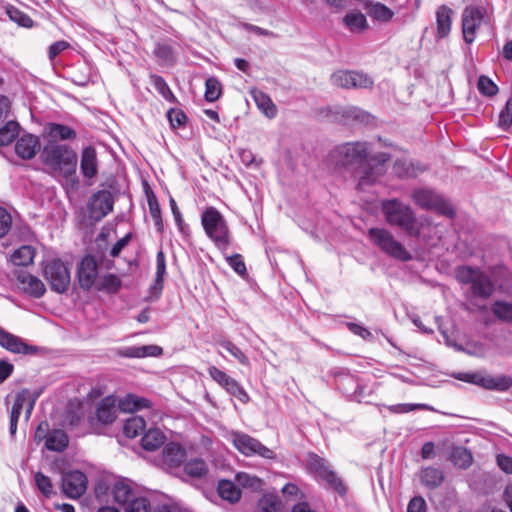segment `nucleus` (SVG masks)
<instances>
[{"mask_svg": "<svg viewBox=\"0 0 512 512\" xmlns=\"http://www.w3.org/2000/svg\"><path fill=\"white\" fill-rule=\"evenodd\" d=\"M38 396L39 393L31 395L27 388H23L16 394L12 408L22 411L26 405L25 418L28 420L32 414Z\"/></svg>", "mask_w": 512, "mask_h": 512, "instance_id": "30", "label": "nucleus"}, {"mask_svg": "<svg viewBox=\"0 0 512 512\" xmlns=\"http://www.w3.org/2000/svg\"><path fill=\"white\" fill-rule=\"evenodd\" d=\"M44 165L49 167L54 174H59L69 180L73 187H77L79 180L76 175L78 156L68 145L50 141L41 153Z\"/></svg>", "mask_w": 512, "mask_h": 512, "instance_id": "1", "label": "nucleus"}, {"mask_svg": "<svg viewBox=\"0 0 512 512\" xmlns=\"http://www.w3.org/2000/svg\"><path fill=\"white\" fill-rule=\"evenodd\" d=\"M98 277V264L94 256L85 255L78 265L77 278L79 286L85 291H89L96 286Z\"/></svg>", "mask_w": 512, "mask_h": 512, "instance_id": "17", "label": "nucleus"}, {"mask_svg": "<svg viewBox=\"0 0 512 512\" xmlns=\"http://www.w3.org/2000/svg\"><path fill=\"white\" fill-rule=\"evenodd\" d=\"M226 261L237 274L240 276L246 275L247 268L242 255L236 253L231 256H227Z\"/></svg>", "mask_w": 512, "mask_h": 512, "instance_id": "57", "label": "nucleus"}, {"mask_svg": "<svg viewBox=\"0 0 512 512\" xmlns=\"http://www.w3.org/2000/svg\"><path fill=\"white\" fill-rule=\"evenodd\" d=\"M119 354L126 358L158 357L163 354V348L158 345H144L139 347H126Z\"/></svg>", "mask_w": 512, "mask_h": 512, "instance_id": "27", "label": "nucleus"}, {"mask_svg": "<svg viewBox=\"0 0 512 512\" xmlns=\"http://www.w3.org/2000/svg\"><path fill=\"white\" fill-rule=\"evenodd\" d=\"M20 132V125L17 121H8L0 128V146L11 144Z\"/></svg>", "mask_w": 512, "mask_h": 512, "instance_id": "42", "label": "nucleus"}, {"mask_svg": "<svg viewBox=\"0 0 512 512\" xmlns=\"http://www.w3.org/2000/svg\"><path fill=\"white\" fill-rule=\"evenodd\" d=\"M252 98L254 99L258 109L269 119H273L277 115V107L273 103L270 96L259 89L251 90Z\"/></svg>", "mask_w": 512, "mask_h": 512, "instance_id": "29", "label": "nucleus"}, {"mask_svg": "<svg viewBox=\"0 0 512 512\" xmlns=\"http://www.w3.org/2000/svg\"><path fill=\"white\" fill-rule=\"evenodd\" d=\"M369 156L366 142H349L338 146L332 152V157L342 167L356 166V170L367 162Z\"/></svg>", "mask_w": 512, "mask_h": 512, "instance_id": "6", "label": "nucleus"}, {"mask_svg": "<svg viewBox=\"0 0 512 512\" xmlns=\"http://www.w3.org/2000/svg\"><path fill=\"white\" fill-rule=\"evenodd\" d=\"M150 401L145 398H139L135 395L128 394L119 403V407L123 411H137L145 407H149Z\"/></svg>", "mask_w": 512, "mask_h": 512, "instance_id": "46", "label": "nucleus"}, {"mask_svg": "<svg viewBox=\"0 0 512 512\" xmlns=\"http://www.w3.org/2000/svg\"><path fill=\"white\" fill-rule=\"evenodd\" d=\"M201 224L206 235L219 249L230 244V230L222 214L214 207H207L201 215Z\"/></svg>", "mask_w": 512, "mask_h": 512, "instance_id": "4", "label": "nucleus"}, {"mask_svg": "<svg viewBox=\"0 0 512 512\" xmlns=\"http://www.w3.org/2000/svg\"><path fill=\"white\" fill-rule=\"evenodd\" d=\"M0 346L12 353L24 355H34L39 352V347L24 342L22 338L2 327H0Z\"/></svg>", "mask_w": 512, "mask_h": 512, "instance_id": "19", "label": "nucleus"}, {"mask_svg": "<svg viewBox=\"0 0 512 512\" xmlns=\"http://www.w3.org/2000/svg\"><path fill=\"white\" fill-rule=\"evenodd\" d=\"M125 512H150V503L144 497L133 499L126 505Z\"/></svg>", "mask_w": 512, "mask_h": 512, "instance_id": "61", "label": "nucleus"}, {"mask_svg": "<svg viewBox=\"0 0 512 512\" xmlns=\"http://www.w3.org/2000/svg\"><path fill=\"white\" fill-rule=\"evenodd\" d=\"M369 239L384 253L397 260L407 262L412 259L411 253L397 241L393 234L384 228H370Z\"/></svg>", "mask_w": 512, "mask_h": 512, "instance_id": "5", "label": "nucleus"}, {"mask_svg": "<svg viewBox=\"0 0 512 512\" xmlns=\"http://www.w3.org/2000/svg\"><path fill=\"white\" fill-rule=\"evenodd\" d=\"M70 44L65 40L56 41L49 46L48 56L50 60H54L61 52L68 49Z\"/></svg>", "mask_w": 512, "mask_h": 512, "instance_id": "63", "label": "nucleus"}, {"mask_svg": "<svg viewBox=\"0 0 512 512\" xmlns=\"http://www.w3.org/2000/svg\"><path fill=\"white\" fill-rule=\"evenodd\" d=\"M217 491L222 499L230 503H236L241 498V490L230 480H220Z\"/></svg>", "mask_w": 512, "mask_h": 512, "instance_id": "36", "label": "nucleus"}, {"mask_svg": "<svg viewBox=\"0 0 512 512\" xmlns=\"http://www.w3.org/2000/svg\"><path fill=\"white\" fill-rule=\"evenodd\" d=\"M208 374L213 381L221 386L227 393L237 398L242 404H247L250 401V396L242 385L225 371L216 366H210L208 368Z\"/></svg>", "mask_w": 512, "mask_h": 512, "instance_id": "13", "label": "nucleus"}, {"mask_svg": "<svg viewBox=\"0 0 512 512\" xmlns=\"http://www.w3.org/2000/svg\"><path fill=\"white\" fill-rule=\"evenodd\" d=\"M121 287V279L113 273L103 275L95 286L97 291H103L107 294H116L120 291Z\"/></svg>", "mask_w": 512, "mask_h": 512, "instance_id": "35", "label": "nucleus"}, {"mask_svg": "<svg viewBox=\"0 0 512 512\" xmlns=\"http://www.w3.org/2000/svg\"><path fill=\"white\" fill-rule=\"evenodd\" d=\"M49 135L60 140H74L77 136L74 129L59 123H51L49 125Z\"/></svg>", "mask_w": 512, "mask_h": 512, "instance_id": "48", "label": "nucleus"}, {"mask_svg": "<svg viewBox=\"0 0 512 512\" xmlns=\"http://www.w3.org/2000/svg\"><path fill=\"white\" fill-rule=\"evenodd\" d=\"M219 345L223 347L228 353H230L235 359H237L240 364L244 366L250 365L249 358L233 342L229 340H221L219 341Z\"/></svg>", "mask_w": 512, "mask_h": 512, "instance_id": "52", "label": "nucleus"}, {"mask_svg": "<svg viewBox=\"0 0 512 512\" xmlns=\"http://www.w3.org/2000/svg\"><path fill=\"white\" fill-rule=\"evenodd\" d=\"M512 125V98L508 99L505 107L499 114V126L507 130Z\"/></svg>", "mask_w": 512, "mask_h": 512, "instance_id": "58", "label": "nucleus"}, {"mask_svg": "<svg viewBox=\"0 0 512 512\" xmlns=\"http://www.w3.org/2000/svg\"><path fill=\"white\" fill-rule=\"evenodd\" d=\"M69 444L68 435L61 429H53L48 433L45 441V447L47 450L62 452Z\"/></svg>", "mask_w": 512, "mask_h": 512, "instance_id": "32", "label": "nucleus"}, {"mask_svg": "<svg viewBox=\"0 0 512 512\" xmlns=\"http://www.w3.org/2000/svg\"><path fill=\"white\" fill-rule=\"evenodd\" d=\"M167 117L169 119L172 127L177 128L186 123L187 117L185 113L180 109H170L167 113Z\"/></svg>", "mask_w": 512, "mask_h": 512, "instance_id": "62", "label": "nucleus"}, {"mask_svg": "<svg viewBox=\"0 0 512 512\" xmlns=\"http://www.w3.org/2000/svg\"><path fill=\"white\" fill-rule=\"evenodd\" d=\"M6 13L9 16V18L15 23H17L19 26L25 28H31L33 26V20L26 13L22 12L17 7H7Z\"/></svg>", "mask_w": 512, "mask_h": 512, "instance_id": "51", "label": "nucleus"}, {"mask_svg": "<svg viewBox=\"0 0 512 512\" xmlns=\"http://www.w3.org/2000/svg\"><path fill=\"white\" fill-rule=\"evenodd\" d=\"M146 196H147V204L149 207V212H150L151 218L154 222V225H155L156 229L160 233H162L164 230V223H163V219H162L161 208H160L159 202L157 200V197L152 191L147 192Z\"/></svg>", "mask_w": 512, "mask_h": 512, "instance_id": "39", "label": "nucleus"}, {"mask_svg": "<svg viewBox=\"0 0 512 512\" xmlns=\"http://www.w3.org/2000/svg\"><path fill=\"white\" fill-rule=\"evenodd\" d=\"M43 276L52 291L59 294L68 291L71 283L70 270L61 259L47 261L43 266Z\"/></svg>", "mask_w": 512, "mask_h": 512, "instance_id": "7", "label": "nucleus"}, {"mask_svg": "<svg viewBox=\"0 0 512 512\" xmlns=\"http://www.w3.org/2000/svg\"><path fill=\"white\" fill-rule=\"evenodd\" d=\"M208 472V465L202 458H193L183 463V473L189 478L202 479Z\"/></svg>", "mask_w": 512, "mask_h": 512, "instance_id": "31", "label": "nucleus"}, {"mask_svg": "<svg viewBox=\"0 0 512 512\" xmlns=\"http://www.w3.org/2000/svg\"><path fill=\"white\" fill-rule=\"evenodd\" d=\"M394 11L381 2L372 3L369 8V15L376 21L387 23L394 17Z\"/></svg>", "mask_w": 512, "mask_h": 512, "instance_id": "43", "label": "nucleus"}, {"mask_svg": "<svg viewBox=\"0 0 512 512\" xmlns=\"http://www.w3.org/2000/svg\"><path fill=\"white\" fill-rule=\"evenodd\" d=\"M389 160L390 155L387 153H380L373 157L368 156L367 162L363 163L355 172L359 188L375 183L385 173L384 164Z\"/></svg>", "mask_w": 512, "mask_h": 512, "instance_id": "9", "label": "nucleus"}, {"mask_svg": "<svg viewBox=\"0 0 512 512\" xmlns=\"http://www.w3.org/2000/svg\"><path fill=\"white\" fill-rule=\"evenodd\" d=\"M112 494L115 502L121 506H126L133 499H136L134 497V489L131 484L124 479L118 480L114 483Z\"/></svg>", "mask_w": 512, "mask_h": 512, "instance_id": "28", "label": "nucleus"}, {"mask_svg": "<svg viewBox=\"0 0 512 512\" xmlns=\"http://www.w3.org/2000/svg\"><path fill=\"white\" fill-rule=\"evenodd\" d=\"M450 461L458 468L467 469L473 461L471 452L462 446H453L449 455Z\"/></svg>", "mask_w": 512, "mask_h": 512, "instance_id": "34", "label": "nucleus"}, {"mask_svg": "<svg viewBox=\"0 0 512 512\" xmlns=\"http://www.w3.org/2000/svg\"><path fill=\"white\" fill-rule=\"evenodd\" d=\"M331 489L341 496H344L347 492V488L342 478L330 468L321 478Z\"/></svg>", "mask_w": 512, "mask_h": 512, "instance_id": "44", "label": "nucleus"}, {"mask_svg": "<svg viewBox=\"0 0 512 512\" xmlns=\"http://www.w3.org/2000/svg\"><path fill=\"white\" fill-rule=\"evenodd\" d=\"M80 170L87 179L94 178L98 173L97 151L91 145L85 147L81 152Z\"/></svg>", "mask_w": 512, "mask_h": 512, "instance_id": "23", "label": "nucleus"}, {"mask_svg": "<svg viewBox=\"0 0 512 512\" xmlns=\"http://www.w3.org/2000/svg\"><path fill=\"white\" fill-rule=\"evenodd\" d=\"M114 198L111 192L107 190H99L94 193L88 204L89 217L95 221H100L113 210Z\"/></svg>", "mask_w": 512, "mask_h": 512, "instance_id": "14", "label": "nucleus"}, {"mask_svg": "<svg viewBox=\"0 0 512 512\" xmlns=\"http://www.w3.org/2000/svg\"><path fill=\"white\" fill-rule=\"evenodd\" d=\"M426 502L423 497L415 496L413 497L407 506V512H426Z\"/></svg>", "mask_w": 512, "mask_h": 512, "instance_id": "64", "label": "nucleus"}, {"mask_svg": "<svg viewBox=\"0 0 512 512\" xmlns=\"http://www.w3.org/2000/svg\"><path fill=\"white\" fill-rule=\"evenodd\" d=\"M40 150V140L32 134H24L15 143V153L21 159L30 160Z\"/></svg>", "mask_w": 512, "mask_h": 512, "instance_id": "22", "label": "nucleus"}, {"mask_svg": "<svg viewBox=\"0 0 512 512\" xmlns=\"http://www.w3.org/2000/svg\"><path fill=\"white\" fill-rule=\"evenodd\" d=\"M34 480L37 489L47 498L51 497L53 492V484L51 479L38 471L34 474Z\"/></svg>", "mask_w": 512, "mask_h": 512, "instance_id": "54", "label": "nucleus"}, {"mask_svg": "<svg viewBox=\"0 0 512 512\" xmlns=\"http://www.w3.org/2000/svg\"><path fill=\"white\" fill-rule=\"evenodd\" d=\"M117 400L115 396L109 395L100 400L97 404L95 415L89 418L91 427L96 431V424L110 425L117 418Z\"/></svg>", "mask_w": 512, "mask_h": 512, "instance_id": "16", "label": "nucleus"}, {"mask_svg": "<svg viewBox=\"0 0 512 512\" xmlns=\"http://www.w3.org/2000/svg\"><path fill=\"white\" fill-rule=\"evenodd\" d=\"M185 457L186 450L181 444L176 442L166 444L162 450V463L170 472L179 469L184 463Z\"/></svg>", "mask_w": 512, "mask_h": 512, "instance_id": "21", "label": "nucleus"}, {"mask_svg": "<svg viewBox=\"0 0 512 512\" xmlns=\"http://www.w3.org/2000/svg\"><path fill=\"white\" fill-rule=\"evenodd\" d=\"M453 10L443 4L436 11L437 37L445 38L449 35L452 26Z\"/></svg>", "mask_w": 512, "mask_h": 512, "instance_id": "26", "label": "nucleus"}, {"mask_svg": "<svg viewBox=\"0 0 512 512\" xmlns=\"http://www.w3.org/2000/svg\"><path fill=\"white\" fill-rule=\"evenodd\" d=\"M412 199L421 208L427 210H434L438 214L444 215L449 218L455 216L453 206L444 199L441 195L428 189H418L412 194Z\"/></svg>", "mask_w": 512, "mask_h": 512, "instance_id": "8", "label": "nucleus"}, {"mask_svg": "<svg viewBox=\"0 0 512 512\" xmlns=\"http://www.w3.org/2000/svg\"><path fill=\"white\" fill-rule=\"evenodd\" d=\"M381 209L389 225L400 228L408 236H420V229L417 227V220L410 206L392 199L383 201Z\"/></svg>", "mask_w": 512, "mask_h": 512, "instance_id": "2", "label": "nucleus"}, {"mask_svg": "<svg viewBox=\"0 0 512 512\" xmlns=\"http://www.w3.org/2000/svg\"><path fill=\"white\" fill-rule=\"evenodd\" d=\"M484 18V9L476 6H467L462 14V32L464 41L472 43L476 37V31L480 28Z\"/></svg>", "mask_w": 512, "mask_h": 512, "instance_id": "15", "label": "nucleus"}, {"mask_svg": "<svg viewBox=\"0 0 512 512\" xmlns=\"http://www.w3.org/2000/svg\"><path fill=\"white\" fill-rule=\"evenodd\" d=\"M419 479L421 484L427 489L434 490L442 485L445 476L441 469L428 466L420 470Z\"/></svg>", "mask_w": 512, "mask_h": 512, "instance_id": "24", "label": "nucleus"}, {"mask_svg": "<svg viewBox=\"0 0 512 512\" xmlns=\"http://www.w3.org/2000/svg\"><path fill=\"white\" fill-rule=\"evenodd\" d=\"M393 413L404 414L414 410H432L427 404H396L389 407Z\"/></svg>", "mask_w": 512, "mask_h": 512, "instance_id": "59", "label": "nucleus"}, {"mask_svg": "<svg viewBox=\"0 0 512 512\" xmlns=\"http://www.w3.org/2000/svg\"><path fill=\"white\" fill-rule=\"evenodd\" d=\"M232 436L234 447L246 457L259 456L264 459H274L276 457L272 449L246 433L234 432Z\"/></svg>", "mask_w": 512, "mask_h": 512, "instance_id": "10", "label": "nucleus"}, {"mask_svg": "<svg viewBox=\"0 0 512 512\" xmlns=\"http://www.w3.org/2000/svg\"><path fill=\"white\" fill-rule=\"evenodd\" d=\"M426 170V166L414 164L406 159H397L393 165V172L399 178H414Z\"/></svg>", "mask_w": 512, "mask_h": 512, "instance_id": "25", "label": "nucleus"}, {"mask_svg": "<svg viewBox=\"0 0 512 512\" xmlns=\"http://www.w3.org/2000/svg\"><path fill=\"white\" fill-rule=\"evenodd\" d=\"M35 249L29 245H23L13 252L11 261L17 266H28L33 262Z\"/></svg>", "mask_w": 512, "mask_h": 512, "instance_id": "40", "label": "nucleus"}, {"mask_svg": "<svg viewBox=\"0 0 512 512\" xmlns=\"http://www.w3.org/2000/svg\"><path fill=\"white\" fill-rule=\"evenodd\" d=\"M455 276L459 283L470 286L475 297L488 299L495 290L489 275L478 267L460 266L456 269Z\"/></svg>", "mask_w": 512, "mask_h": 512, "instance_id": "3", "label": "nucleus"}, {"mask_svg": "<svg viewBox=\"0 0 512 512\" xmlns=\"http://www.w3.org/2000/svg\"><path fill=\"white\" fill-rule=\"evenodd\" d=\"M257 507L260 512H278L281 501L273 494H265L259 499Z\"/></svg>", "mask_w": 512, "mask_h": 512, "instance_id": "50", "label": "nucleus"}, {"mask_svg": "<svg viewBox=\"0 0 512 512\" xmlns=\"http://www.w3.org/2000/svg\"><path fill=\"white\" fill-rule=\"evenodd\" d=\"M166 274V257L162 250H160L156 255V284H160L162 286L164 276Z\"/></svg>", "mask_w": 512, "mask_h": 512, "instance_id": "60", "label": "nucleus"}, {"mask_svg": "<svg viewBox=\"0 0 512 512\" xmlns=\"http://www.w3.org/2000/svg\"><path fill=\"white\" fill-rule=\"evenodd\" d=\"M87 489V477L78 470L66 473L62 478V491L71 499L80 498Z\"/></svg>", "mask_w": 512, "mask_h": 512, "instance_id": "18", "label": "nucleus"}, {"mask_svg": "<svg viewBox=\"0 0 512 512\" xmlns=\"http://www.w3.org/2000/svg\"><path fill=\"white\" fill-rule=\"evenodd\" d=\"M235 480L238 485L243 488H249L252 491H260L263 488V480L257 476L250 475L246 472H238L235 475Z\"/></svg>", "mask_w": 512, "mask_h": 512, "instance_id": "47", "label": "nucleus"}, {"mask_svg": "<svg viewBox=\"0 0 512 512\" xmlns=\"http://www.w3.org/2000/svg\"><path fill=\"white\" fill-rule=\"evenodd\" d=\"M222 94V87L219 80L215 77H209L205 81V100L208 102H215Z\"/></svg>", "mask_w": 512, "mask_h": 512, "instance_id": "49", "label": "nucleus"}, {"mask_svg": "<svg viewBox=\"0 0 512 512\" xmlns=\"http://www.w3.org/2000/svg\"><path fill=\"white\" fill-rule=\"evenodd\" d=\"M15 277L17 282L21 285V290L30 297L38 299L45 294V285L38 277L23 269L16 270Z\"/></svg>", "mask_w": 512, "mask_h": 512, "instance_id": "20", "label": "nucleus"}, {"mask_svg": "<svg viewBox=\"0 0 512 512\" xmlns=\"http://www.w3.org/2000/svg\"><path fill=\"white\" fill-rule=\"evenodd\" d=\"M145 427L146 422L142 417L133 416L125 421L123 433L128 438H135L145 430Z\"/></svg>", "mask_w": 512, "mask_h": 512, "instance_id": "41", "label": "nucleus"}, {"mask_svg": "<svg viewBox=\"0 0 512 512\" xmlns=\"http://www.w3.org/2000/svg\"><path fill=\"white\" fill-rule=\"evenodd\" d=\"M151 83L154 88L158 91V93L168 101H174L175 96L169 88L165 79L160 75H151Z\"/></svg>", "mask_w": 512, "mask_h": 512, "instance_id": "53", "label": "nucleus"}, {"mask_svg": "<svg viewBox=\"0 0 512 512\" xmlns=\"http://www.w3.org/2000/svg\"><path fill=\"white\" fill-rule=\"evenodd\" d=\"M477 87L479 92L485 96H494L498 92L497 85L485 75L479 77Z\"/></svg>", "mask_w": 512, "mask_h": 512, "instance_id": "55", "label": "nucleus"}, {"mask_svg": "<svg viewBox=\"0 0 512 512\" xmlns=\"http://www.w3.org/2000/svg\"><path fill=\"white\" fill-rule=\"evenodd\" d=\"M331 467L325 458L316 453H309L307 458V470L310 474L320 479Z\"/></svg>", "mask_w": 512, "mask_h": 512, "instance_id": "37", "label": "nucleus"}, {"mask_svg": "<svg viewBox=\"0 0 512 512\" xmlns=\"http://www.w3.org/2000/svg\"><path fill=\"white\" fill-rule=\"evenodd\" d=\"M456 379L472 383L487 390L500 392L508 391L512 387V377L509 375L491 376L480 373H458Z\"/></svg>", "mask_w": 512, "mask_h": 512, "instance_id": "11", "label": "nucleus"}, {"mask_svg": "<svg viewBox=\"0 0 512 512\" xmlns=\"http://www.w3.org/2000/svg\"><path fill=\"white\" fill-rule=\"evenodd\" d=\"M343 23L351 32H362L368 27L367 19L361 12L347 13L343 18Z\"/></svg>", "mask_w": 512, "mask_h": 512, "instance_id": "38", "label": "nucleus"}, {"mask_svg": "<svg viewBox=\"0 0 512 512\" xmlns=\"http://www.w3.org/2000/svg\"><path fill=\"white\" fill-rule=\"evenodd\" d=\"M491 311L498 320L512 324V303L495 301L491 306Z\"/></svg>", "mask_w": 512, "mask_h": 512, "instance_id": "45", "label": "nucleus"}, {"mask_svg": "<svg viewBox=\"0 0 512 512\" xmlns=\"http://www.w3.org/2000/svg\"><path fill=\"white\" fill-rule=\"evenodd\" d=\"M154 55L165 63H172L174 61V52L170 45L165 43H158L154 49Z\"/></svg>", "mask_w": 512, "mask_h": 512, "instance_id": "56", "label": "nucleus"}, {"mask_svg": "<svg viewBox=\"0 0 512 512\" xmlns=\"http://www.w3.org/2000/svg\"><path fill=\"white\" fill-rule=\"evenodd\" d=\"M333 85L344 89H371L373 79L366 73L352 70H337L331 75Z\"/></svg>", "mask_w": 512, "mask_h": 512, "instance_id": "12", "label": "nucleus"}, {"mask_svg": "<svg viewBox=\"0 0 512 512\" xmlns=\"http://www.w3.org/2000/svg\"><path fill=\"white\" fill-rule=\"evenodd\" d=\"M165 442L164 433L158 429H149L141 439L143 449L147 451H155L160 448Z\"/></svg>", "mask_w": 512, "mask_h": 512, "instance_id": "33", "label": "nucleus"}]
</instances>
